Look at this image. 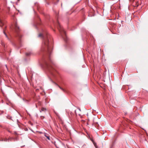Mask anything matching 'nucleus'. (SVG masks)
Returning <instances> with one entry per match:
<instances>
[{"mask_svg": "<svg viewBox=\"0 0 148 148\" xmlns=\"http://www.w3.org/2000/svg\"><path fill=\"white\" fill-rule=\"evenodd\" d=\"M42 45L43 48H46L48 50H49V44L48 38H47L44 40L42 42Z\"/></svg>", "mask_w": 148, "mask_h": 148, "instance_id": "f257e3e1", "label": "nucleus"}, {"mask_svg": "<svg viewBox=\"0 0 148 148\" xmlns=\"http://www.w3.org/2000/svg\"><path fill=\"white\" fill-rule=\"evenodd\" d=\"M42 36V34H39L38 35L39 37H40V36Z\"/></svg>", "mask_w": 148, "mask_h": 148, "instance_id": "9d476101", "label": "nucleus"}, {"mask_svg": "<svg viewBox=\"0 0 148 148\" xmlns=\"http://www.w3.org/2000/svg\"><path fill=\"white\" fill-rule=\"evenodd\" d=\"M15 133L16 134H17L15 132Z\"/></svg>", "mask_w": 148, "mask_h": 148, "instance_id": "4468645a", "label": "nucleus"}, {"mask_svg": "<svg viewBox=\"0 0 148 148\" xmlns=\"http://www.w3.org/2000/svg\"><path fill=\"white\" fill-rule=\"evenodd\" d=\"M91 140L92 141V142L93 143V144H94L95 145V144H96V143L92 139H91Z\"/></svg>", "mask_w": 148, "mask_h": 148, "instance_id": "0eeeda50", "label": "nucleus"}, {"mask_svg": "<svg viewBox=\"0 0 148 148\" xmlns=\"http://www.w3.org/2000/svg\"><path fill=\"white\" fill-rule=\"evenodd\" d=\"M56 147L57 148H59L58 147H57L56 145Z\"/></svg>", "mask_w": 148, "mask_h": 148, "instance_id": "f8f14e48", "label": "nucleus"}, {"mask_svg": "<svg viewBox=\"0 0 148 148\" xmlns=\"http://www.w3.org/2000/svg\"><path fill=\"white\" fill-rule=\"evenodd\" d=\"M45 136L49 140H50L49 136L47 134H45Z\"/></svg>", "mask_w": 148, "mask_h": 148, "instance_id": "20e7f679", "label": "nucleus"}, {"mask_svg": "<svg viewBox=\"0 0 148 148\" xmlns=\"http://www.w3.org/2000/svg\"><path fill=\"white\" fill-rule=\"evenodd\" d=\"M5 66H6V68H7V66L6 65H5Z\"/></svg>", "mask_w": 148, "mask_h": 148, "instance_id": "ddd939ff", "label": "nucleus"}, {"mask_svg": "<svg viewBox=\"0 0 148 148\" xmlns=\"http://www.w3.org/2000/svg\"><path fill=\"white\" fill-rule=\"evenodd\" d=\"M46 110V109L44 108H42L41 109V110L40 111V112H41V111H45Z\"/></svg>", "mask_w": 148, "mask_h": 148, "instance_id": "39448f33", "label": "nucleus"}, {"mask_svg": "<svg viewBox=\"0 0 148 148\" xmlns=\"http://www.w3.org/2000/svg\"><path fill=\"white\" fill-rule=\"evenodd\" d=\"M53 83L56 86H58L59 88H60L63 91H64V89L62 88L61 87H60L59 85H58L57 83H56L53 82Z\"/></svg>", "mask_w": 148, "mask_h": 148, "instance_id": "7ed1b4c3", "label": "nucleus"}, {"mask_svg": "<svg viewBox=\"0 0 148 148\" xmlns=\"http://www.w3.org/2000/svg\"><path fill=\"white\" fill-rule=\"evenodd\" d=\"M0 22L1 23V21H0Z\"/></svg>", "mask_w": 148, "mask_h": 148, "instance_id": "2eb2a0df", "label": "nucleus"}, {"mask_svg": "<svg viewBox=\"0 0 148 148\" xmlns=\"http://www.w3.org/2000/svg\"><path fill=\"white\" fill-rule=\"evenodd\" d=\"M139 0H134L133 1L136 3H138Z\"/></svg>", "mask_w": 148, "mask_h": 148, "instance_id": "6e6552de", "label": "nucleus"}, {"mask_svg": "<svg viewBox=\"0 0 148 148\" xmlns=\"http://www.w3.org/2000/svg\"><path fill=\"white\" fill-rule=\"evenodd\" d=\"M15 29L16 30L17 29H19V27L18 26L17 24L16 23L15 25Z\"/></svg>", "mask_w": 148, "mask_h": 148, "instance_id": "423d86ee", "label": "nucleus"}, {"mask_svg": "<svg viewBox=\"0 0 148 148\" xmlns=\"http://www.w3.org/2000/svg\"><path fill=\"white\" fill-rule=\"evenodd\" d=\"M3 33H4V34H5V36H6V37H7V35L6 34V33H5V32L4 31H3Z\"/></svg>", "mask_w": 148, "mask_h": 148, "instance_id": "9b49d317", "label": "nucleus"}, {"mask_svg": "<svg viewBox=\"0 0 148 148\" xmlns=\"http://www.w3.org/2000/svg\"><path fill=\"white\" fill-rule=\"evenodd\" d=\"M58 26L59 27V29L60 31L61 32V35L62 36H63V35H66V34L65 32L63 29V28L59 24H58Z\"/></svg>", "mask_w": 148, "mask_h": 148, "instance_id": "f03ea898", "label": "nucleus"}, {"mask_svg": "<svg viewBox=\"0 0 148 148\" xmlns=\"http://www.w3.org/2000/svg\"><path fill=\"white\" fill-rule=\"evenodd\" d=\"M31 53H30V52L27 53H26V55L27 56H29L31 55Z\"/></svg>", "mask_w": 148, "mask_h": 148, "instance_id": "1a4fd4ad", "label": "nucleus"}]
</instances>
